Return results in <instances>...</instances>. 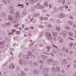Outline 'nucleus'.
Listing matches in <instances>:
<instances>
[{
	"instance_id": "obj_48",
	"label": "nucleus",
	"mask_w": 76,
	"mask_h": 76,
	"mask_svg": "<svg viewBox=\"0 0 76 76\" xmlns=\"http://www.w3.org/2000/svg\"><path fill=\"white\" fill-rule=\"evenodd\" d=\"M73 47L75 49H76V45H73Z\"/></svg>"
},
{
	"instance_id": "obj_50",
	"label": "nucleus",
	"mask_w": 76,
	"mask_h": 76,
	"mask_svg": "<svg viewBox=\"0 0 76 76\" xmlns=\"http://www.w3.org/2000/svg\"><path fill=\"white\" fill-rule=\"evenodd\" d=\"M52 26L51 24H49L48 25V27H49V28H51Z\"/></svg>"
},
{
	"instance_id": "obj_45",
	"label": "nucleus",
	"mask_w": 76,
	"mask_h": 76,
	"mask_svg": "<svg viewBox=\"0 0 76 76\" xmlns=\"http://www.w3.org/2000/svg\"><path fill=\"white\" fill-rule=\"evenodd\" d=\"M40 19L42 20H42L44 19V17H41L40 18Z\"/></svg>"
},
{
	"instance_id": "obj_55",
	"label": "nucleus",
	"mask_w": 76,
	"mask_h": 76,
	"mask_svg": "<svg viewBox=\"0 0 76 76\" xmlns=\"http://www.w3.org/2000/svg\"><path fill=\"white\" fill-rule=\"evenodd\" d=\"M65 7V8H66V9H68V6L66 5V6Z\"/></svg>"
},
{
	"instance_id": "obj_16",
	"label": "nucleus",
	"mask_w": 76,
	"mask_h": 76,
	"mask_svg": "<svg viewBox=\"0 0 76 76\" xmlns=\"http://www.w3.org/2000/svg\"><path fill=\"white\" fill-rule=\"evenodd\" d=\"M2 15L3 18H5L7 16V15L5 14V13H2Z\"/></svg>"
},
{
	"instance_id": "obj_49",
	"label": "nucleus",
	"mask_w": 76,
	"mask_h": 76,
	"mask_svg": "<svg viewBox=\"0 0 76 76\" xmlns=\"http://www.w3.org/2000/svg\"><path fill=\"white\" fill-rule=\"evenodd\" d=\"M45 76H50V75L46 73L45 75Z\"/></svg>"
},
{
	"instance_id": "obj_13",
	"label": "nucleus",
	"mask_w": 76,
	"mask_h": 76,
	"mask_svg": "<svg viewBox=\"0 0 76 76\" xmlns=\"http://www.w3.org/2000/svg\"><path fill=\"white\" fill-rule=\"evenodd\" d=\"M65 28L67 30H70V27L69 26H66L65 27Z\"/></svg>"
},
{
	"instance_id": "obj_23",
	"label": "nucleus",
	"mask_w": 76,
	"mask_h": 76,
	"mask_svg": "<svg viewBox=\"0 0 76 76\" xmlns=\"http://www.w3.org/2000/svg\"><path fill=\"white\" fill-rule=\"evenodd\" d=\"M44 5L45 6H48V2H45V4H44Z\"/></svg>"
},
{
	"instance_id": "obj_5",
	"label": "nucleus",
	"mask_w": 76,
	"mask_h": 76,
	"mask_svg": "<svg viewBox=\"0 0 76 76\" xmlns=\"http://www.w3.org/2000/svg\"><path fill=\"white\" fill-rule=\"evenodd\" d=\"M29 3L30 4H37L36 0H30L28 1Z\"/></svg>"
},
{
	"instance_id": "obj_34",
	"label": "nucleus",
	"mask_w": 76,
	"mask_h": 76,
	"mask_svg": "<svg viewBox=\"0 0 76 76\" xmlns=\"http://www.w3.org/2000/svg\"><path fill=\"white\" fill-rule=\"evenodd\" d=\"M18 70H19V73H22V74L23 73V71H21V70H20V69L19 70V69Z\"/></svg>"
},
{
	"instance_id": "obj_6",
	"label": "nucleus",
	"mask_w": 76,
	"mask_h": 76,
	"mask_svg": "<svg viewBox=\"0 0 76 76\" xmlns=\"http://www.w3.org/2000/svg\"><path fill=\"white\" fill-rule=\"evenodd\" d=\"M9 67L10 69H14V68L15 67V66L14 65H12V64H11L9 66Z\"/></svg>"
},
{
	"instance_id": "obj_20",
	"label": "nucleus",
	"mask_w": 76,
	"mask_h": 76,
	"mask_svg": "<svg viewBox=\"0 0 76 76\" xmlns=\"http://www.w3.org/2000/svg\"><path fill=\"white\" fill-rule=\"evenodd\" d=\"M28 54L29 56H31L32 55V53L31 52L29 51L28 52Z\"/></svg>"
},
{
	"instance_id": "obj_58",
	"label": "nucleus",
	"mask_w": 76,
	"mask_h": 76,
	"mask_svg": "<svg viewBox=\"0 0 76 76\" xmlns=\"http://www.w3.org/2000/svg\"><path fill=\"white\" fill-rule=\"evenodd\" d=\"M42 57H42V58H45V57H46V56H45L44 55H42Z\"/></svg>"
},
{
	"instance_id": "obj_12",
	"label": "nucleus",
	"mask_w": 76,
	"mask_h": 76,
	"mask_svg": "<svg viewBox=\"0 0 76 76\" xmlns=\"http://www.w3.org/2000/svg\"><path fill=\"white\" fill-rule=\"evenodd\" d=\"M12 22L15 24L18 23V20H14V19L12 21Z\"/></svg>"
},
{
	"instance_id": "obj_15",
	"label": "nucleus",
	"mask_w": 76,
	"mask_h": 76,
	"mask_svg": "<svg viewBox=\"0 0 76 76\" xmlns=\"http://www.w3.org/2000/svg\"><path fill=\"white\" fill-rule=\"evenodd\" d=\"M25 56L26 57L25 58L26 59L28 60H29V56H28V55H25Z\"/></svg>"
},
{
	"instance_id": "obj_43",
	"label": "nucleus",
	"mask_w": 76,
	"mask_h": 76,
	"mask_svg": "<svg viewBox=\"0 0 76 76\" xmlns=\"http://www.w3.org/2000/svg\"><path fill=\"white\" fill-rule=\"evenodd\" d=\"M49 23V22H46L43 23L44 24L46 25V24H48V23Z\"/></svg>"
},
{
	"instance_id": "obj_42",
	"label": "nucleus",
	"mask_w": 76,
	"mask_h": 76,
	"mask_svg": "<svg viewBox=\"0 0 76 76\" xmlns=\"http://www.w3.org/2000/svg\"><path fill=\"white\" fill-rule=\"evenodd\" d=\"M69 50L68 49L66 50V51H65V52L66 53H69Z\"/></svg>"
},
{
	"instance_id": "obj_7",
	"label": "nucleus",
	"mask_w": 76,
	"mask_h": 76,
	"mask_svg": "<svg viewBox=\"0 0 76 76\" xmlns=\"http://www.w3.org/2000/svg\"><path fill=\"white\" fill-rule=\"evenodd\" d=\"M67 32L66 31H64L62 33V35L63 36H64V35H67Z\"/></svg>"
},
{
	"instance_id": "obj_37",
	"label": "nucleus",
	"mask_w": 76,
	"mask_h": 76,
	"mask_svg": "<svg viewBox=\"0 0 76 76\" xmlns=\"http://www.w3.org/2000/svg\"><path fill=\"white\" fill-rule=\"evenodd\" d=\"M46 48H48L49 51H50V48H51V46H47Z\"/></svg>"
},
{
	"instance_id": "obj_4",
	"label": "nucleus",
	"mask_w": 76,
	"mask_h": 76,
	"mask_svg": "<svg viewBox=\"0 0 76 76\" xmlns=\"http://www.w3.org/2000/svg\"><path fill=\"white\" fill-rule=\"evenodd\" d=\"M8 20H9L11 21L12 22V21H13V20L14 19H13V16L10 15L8 16Z\"/></svg>"
},
{
	"instance_id": "obj_17",
	"label": "nucleus",
	"mask_w": 76,
	"mask_h": 76,
	"mask_svg": "<svg viewBox=\"0 0 76 76\" xmlns=\"http://www.w3.org/2000/svg\"><path fill=\"white\" fill-rule=\"evenodd\" d=\"M5 43L4 41L0 42V45H4Z\"/></svg>"
},
{
	"instance_id": "obj_56",
	"label": "nucleus",
	"mask_w": 76,
	"mask_h": 76,
	"mask_svg": "<svg viewBox=\"0 0 76 76\" xmlns=\"http://www.w3.org/2000/svg\"><path fill=\"white\" fill-rule=\"evenodd\" d=\"M12 34V33L11 32H9L8 33V34L9 35H11V34Z\"/></svg>"
},
{
	"instance_id": "obj_35",
	"label": "nucleus",
	"mask_w": 76,
	"mask_h": 76,
	"mask_svg": "<svg viewBox=\"0 0 76 76\" xmlns=\"http://www.w3.org/2000/svg\"><path fill=\"white\" fill-rule=\"evenodd\" d=\"M30 57L31 58H35V56H33L32 55H31V56H30Z\"/></svg>"
},
{
	"instance_id": "obj_29",
	"label": "nucleus",
	"mask_w": 76,
	"mask_h": 76,
	"mask_svg": "<svg viewBox=\"0 0 76 76\" xmlns=\"http://www.w3.org/2000/svg\"><path fill=\"white\" fill-rule=\"evenodd\" d=\"M68 23L70 25H73V22L72 21H68Z\"/></svg>"
},
{
	"instance_id": "obj_53",
	"label": "nucleus",
	"mask_w": 76,
	"mask_h": 76,
	"mask_svg": "<svg viewBox=\"0 0 76 76\" xmlns=\"http://www.w3.org/2000/svg\"><path fill=\"white\" fill-rule=\"evenodd\" d=\"M42 12H43V13H45V12H46V10H42Z\"/></svg>"
},
{
	"instance_id": "obj_30",
	"label": "nucleus",
	"mask_w": 76,
	"mask_h": 76,
	"mask_svg": "<svg viewBox=\"0 0 76 76\" xmlns=\"http://www.w3.org/2000/svg\"><path fill=\"white\" fill-rule=\"evenodd\" d=\"M7 23V26H9L10 25V22H8Z\"/></svg>"
},
{
	"instance_id": "obj_24",
	"label": "nucleus",
	"mask_w": 76,
	"mask_h": 76,
	"mask_svg": "<svg viewBox=\"0 0 76 76\" xmlns=\"http://www.w3.org/2000/svg\"><path fill=\"white\" fill-rule=\"evenodd\" d=\"M68 35H69V36H71V37H72V36H73V33H71L70 32H69L68 33Z\"/></svg>"
},
{
	"instance_id": "obj_40",
	"label": "nucleus",
	"mask_w": 76,
	"mask_h": 76,
	"mask_svg": "<svg viewBox=\"0 0 76 76\" xmlns=\"http://www.w3.org/2000/svg\"><path fill=\"white\" fill-rule=\"evenodd\" d=\"M44 20H47L48 19V18L47 17H45L44 18Z\"/></svg>"
},
{
	"instance_id": "obj_33",
	"label": "nucleus",
	"mask_w": 76,
	"mask_h": 76,
	"mask_svg": "<svg viewBox=\"0 0 76 76\" xmlns=\"http://www.w3.org/2000/svg\"><path fill=\"white\" fill-rule=\"evenodd\" d=\"M25 21L26 22H29V19L28 18H26L25 19Z\"/></svg>"
},
{
	"instance_id": "obj_46",
	"label": "nucleus",
	"mask_w": 76,
	"mask_h": 76,
	"mask_svg": "<svg viewBox=\"0 0 76 76\" xmlns=\"http://www.w3.org/2000/svg\"><path fill=\"white\" fill-rule=\"evenodd\" d=\"M62 2V4H64L65 3V0H64V1H63Z\"/></svg>"
},
{
	"instance_id": "obj_2",
	"label": "nucleus",
	"mask_w": 76,
	"mask_h": 76,
	"mask_svg": "<svg viewBox=\"0 0 76 76\" xmlns=\"http://www.w3.org/2000/svg\"><path fill=\"white\" fill-rule=\"evenodd\" d=\"M70 65V63L69 62H67L65 64L64 67L66 69H67L69 68V66Z\"/></svg>"
},
{
	"instance_id": "obj_32",
	"label": "nucleus",
	"mask_w": 76,
	"mask_h": 76,
	"mask_svg": "<svg viewBox=\"0 0 76 76\" xmlns=\"http://www.w3.org/2000/svg\"><path fill=\"white\" fill-rule=\"evenodd\" d=\"M69 46L70 47H73V44L72 43H70L69 44Z\"/></svg>"
},
{
	"instance_id": "obj_18",
	"label": "nucleus",
	"mask_w": 76,
	"mask_h": 76,
	"mask_svg": "<svg viewBox=\"0 0 76 76\" xmlns=\"http://www.w3.org/2000/svg\"><path fill=\"white\" fill-rule=\"evenodd\" d=\"M14 12H15L14 10H11L10 11V13L11 15H13L14 14Z\"/></svg>"
},
{
	"instance_id": "obj_1",
	"label": "nucleus",
	"mask_w": 76,
	"mask_h": 76,
	"mask_svg": "<svg viewBox=\"0 0 76 76\" xmlns=\"http://www.w3.org/2000/svg\"><path fill=\"white\" fill-rule=\"evenodd\" d=\"M20 13L19 11L16 12L14 14L15 16H16L17 18H18V19L20 20V14L19 13Z\"/></svg>"
},
{
	"instance_id": "obj_63",
	"label": "nucleus",
	"mask_w": 76,
	"mask_h": 76,
	"mask_svg": "<svg viewBox=\"0 0 76 76\" xmlns=\"http://www.w3.org/2000/svg\"><path fill=\"white\" fill-rule=\"evenodd\" d=\"M62 62H65L66 61V60L64 59L62 61Z\"/></svg>"
},
{
	"instance_id": "obj_38",
	"label": "nucleus",
	"mask_w": 76,
	"mask_h": 76,
	"mask_svg": "<svg viewBox=\"0 0 76 76\" xmlns=\"http://www.w3.org/2000/svg\"><path fill=\"white\" fill-rule=\"evenodd\" d=\"M16 34L17 35H19V34H20V31H17Z\"/></svg>"
},
{
	"instance_id": "obj_44",
	"label": "nucleus",
	"mask_w": 76,
	"mask_h": 76,
	"mask_svg": "<svg viewBox=\"0 0 76 76\" xmlns=\"http://www.w3.org/2000/svg\"><path fill=\"white\" fill-rule=\"evenodd\" d=\"M56 70V69L55 67L53 68V71H54V72H55Z\"/></svg>"
},
{
	"instance_id": "obj_19",
	"label": "nucleus",
	"mask_w": 76,
	"mask_h": 76,
	"mask_svg": "<svg viewBox=\"0 0 76 76\" xmlns=\"http://www.w3.org/2000/svg\"><path fill=\"white\" fill-rule=\"evenodd\" d=\"M23 4H19L18 5H17V6H19V7H21L20 8H23Z\"/></svg>"
},
{
	"instance_id": "obj_54",
	"label": "nucleus",
	"mask_w": 76,
	"mask_h": 76,
	"mask_svg": "<svg viewBox=\"0 0 76 76\" xmlns=\"http://www.w3.org/2000/svg\"><path fill=\"white\" fill-rule=\"evenodd\" d=\"M72 53H73V51H70L69 53L70 54H72Z\"/></svg>"
},
{
	"instance_id": "obj_59",
	"label": "nucleus",
	"mask_w": 76,
	"mask_h": 76,
	"mask_svg": "<svg viewBox=\"0 0 76 76\" xmlns=\"http://www.w3.org/2000/svg\"><path fill=\"white\" fill-rule=\"evenodd\" d=\"M24 26V25H23V24L22 25V26H21V27H22V28H24V26Z\"/></svg>"
},
{
	"instance_id": "obj_3",
	"label": "nucleus",
	"mask_w": 76,
	"mask_h": 76,
	"mask_svg": "<svg viewBox=\"0 0 76 76\" xmlns=\"http://www.w3.org/2000/svg\"><path fill=\"white\" fill-rule=\"evenodd\" d=\"M45 35L48 38H52V36H51V35L50 34V32H48L46 33Z\"/></svg>"
},
{
	"instance_id": "obj_26",
	"label": "nucleus",
	"mask_w": 76,
	"mask_h": 76,
	"mask_svg": "<svg viewBox=\"0 0 76 76\" xmlns=\"http://www.w3.org/2000/svg\"><path fill=\"white\" fill-rule=\"evenodd\" d=\"M59 9L60 10H61V11H63V10H64V7H61Z\"/></svg>"
},
{
	"instance_id": "obj_52",
	"label": "nucleus",
	"mask_w": 76,
	"mask_h": 76,
	"mask_svg": "<svg viewBox=\"0 0 76 76\" xmlns=\"http://www.w3.org/2000/svg\"><path fill=\"white\" fill-rule=\"evenodd\" d=\"M34 20V18H32L31 19V20H30V22H31V21H32Z\"/></svg>"
},
{
	"instance_id": "obj_22",
	"label": "nucleus",
	"mask_w": 76,
	"mask_h": 76,
	"mask_svg": "<svg viewBox=\"0 0 76 76\" xmlns=\"http://www.w3.org/2000/svg\"><path fill=\"white\" fill-rule=\"evenodd\" d=\"M39 38H41V37H42V36L43 35V33L42 32V33H40L39 34Z\"/></svg>"
},
{
	"instance_id": "obj_27",
	"label": "nucleus",
	"mask_w": 76,
	"mask_h": 76,
	"mask_svg": "<svg viewBox=\"0 0 76 76\" xmlns=\"http://www.w3.org/2000/svg\"><path fill=\"white\" fill-rule=\"evenodd\" d=\"M44 6H40V7H39V9H44Z\"/></svg>"
},
{
	"instance_id": "obj_14",
	"label": "nucleus",
	"mask_w": 76,
	"mask_h": 76,
	"mask_svg": "<svg viewBox=\"0 0 76 76\" xmlns=\"http://www.w3.org/2000/svg\"><path fill=\"white\" fill-rule=\"evenodd\" d=\"M49 71V69L47 68H46L43 71V72L44 73H47V72H48Z\"/></svg>"
},
{
	"instance_id": "obj_39",
	"label": "nucleus",
	"mask_w": 76,
	"mask_h": 76,
	"mask_svg": "<svg viewBox=\"0 0 76 76\" xmlns=\"http://www.w3.org/2000/svg\"><path fill=\"white\" fill-rule=\"evenodd\" d=\"M38 70H34V73H38Z\"/></svg>"
},
{
	"instance_id": "obj_62",
	"label": "nucleus",
	"mask_w": 76,
	"mask_h": 76,
	"mask_svg": "<svg viewBox=\"0 0 76 76\" xmlns=\"http://www.w3.org/2000/svg\"><path fill=\"white\" fill-rule=\"evenodd\" d=\"M31 29H34V27L32 26L30 27Z\"/></svg>"
},
{
	"instance_id": "obj_41",
	"label": "nucleus",
	"mask_w": 76,
	"mask_h": 76,
	"mask_svg": "<svg viewBox=\"0 0 76 76\" xmlns=\"http://www.w3.org/2000/svg\"><path fill=\"white\" fill-rule=\"evenodd\" d=\"M39 62H40V63H43V60H40L38 61Z\"/></svg>"
},
{
	"instance_id": "obj_9",
	"label": "nucleus",
	"mask_w": 76,
	"mask_h": 76,
	"mask_svg": "<svg viewBox=\"0 0 76 76\" xmlns=\"http://www.w3.org/2000/svg\"><path fill=\"white\" fill-rule=\"evenodd\" d=\"M39 7H40V4L39 3H37V4L34 6L35 8H39Z\"/></svg>"
},
{
	"instance_id": "obj_36",
	"label": "nucleus",
	"mask_w": 76,
	"mask_h": 76,
	"mask_svg": "<svg viewBox=\"0 0 76 76\" xmlns=\"http://www.w3.org/2000/svg\"><path fill=\"white\" fill-rule=\"evenodd\" d=\"M57 69H56V70L57 71V72H60V67H57Z\"/></svg>"
},
{
	"instance_id": "obj_28",
	"label": "nucleus",
	"mask_w": 76,
	"mask_h": 76,
	"mask_svg": "<svg viewBox=\"0 0 76 76\" xmlns=\"http://www.w3.org/2000/svg\"><path fill=\"white\" fill-rule=\"evenodd\" d=\"M56 30L57 31H60V27H58L56 28Z\"/></svg>"
},
{
	"instance_id": "obj_25",
	"label": "nucleus",
	"mask_w": 76,
	"mask_h": 76,
	"mask_svg": "<svg viewBox=\"0 0 76 76\" xmlns=\"http://www.w3.org/2000/svg\"><path fill=\"white\" fill-rule=\"evenodd\" d=\"M59 39H58V40H59L60 42H61V43H62V42H63L64 41V40H63L61 39L60 38H59Z\"/></svg>"
},
{
	"instance_id": "obj_61",
	"label": "nucleus",
	"mask_w": 76,
	"mask_h": 76,
	"mask_svg": "<svg viewBox=\"0 0 76 76\" xmlns=\"http://www.w3.org/2000/svg\"><path fill=\"white\" fill-rule=\"evenodd\" d=\"M23 74H23L22 73H21V76H24Z\"/></svg>"
},
{
	"instance_id": "obj_51",
	"label": "nucleus",
	"mask_w": 76,
	"mask_h": 76,
	"mask_svg": "<svg viewBox=\"0 0 76 76\" xmlns=\"http://www.w3.org/2000/svg\"><path fill=\"white\" fill-rule=\"evenodd\" d=\"M2 1L3 3H4L5 2H6V1L5 0H2Z\"/></svg>"
},
{
	"instance_id": "obj_21",
	"label": "nucleus",
	"mask_w": 76,
	"mask_h": 76,
	"mask_svg": "<svg viewBox=\"0 0 76 76\" xmlns=\"http://www.w3.org/2000/svg\"><path fill=\"white\" fill-rule=\"evenodd\" d=\"M19 63L21 64V65H22L23 64V63H22V59H20L19 60Z\"/></svg>"
},
{
	"instance_id": "obj_10",
	"label": "nucleus",
	"mask_w": 76,
	"mask_h": 76,
	"mask_svg": "<svg viewBox=\"0 0 76 76\" xmlns=\"http://www.w3.org/2000/svg\"><path fill=\"white\" fill-rule=\"evenodd\" d=\"M33 64L34 66H38V64L37 62H34L33 63Z\"/></svg>"
},
{
	"instance_id": "obj_57",
	"label": "nucleus",
	"mask_w": 76,
	"mask_h": 76,
	"mask_svg": "<svg viewBox=\"0 0 76 76\" xmlns=\"http://www.w3.org/2000/svg\"><path fill=\"white\" fill-rule=\"evenodd\" d=\"M69 18H71V19H73V17H72V16H70V17H69Z\"/></svg>"
},
{
	"instance_id": "obj_60",
	"label": "nucleus",
	"mask_w": 76,
	"mask_h": 76,
	"mask_svg": "<svg viewBox=\"0 0 76 76\" xmlns=\"http://www.w3.org/2000/svg\"><path fill=\"white\" fill-rule=\"evenodd\" d=\"M50 22H53V19H50Z\"/></svg>"
},
{
	"instance_id": "obj_64",
	"label": "nucleus",
	"mask_w": 76,
	"mask_h": 76,
	"mask_svg": "<svg viewBox=\"0 0 76 76\" xmlns=\"http://www.w3.org/2000/svg\"><path fill=\"white\" fill-rule=\"evenodd\" d=\"M18 76H21V74H18Z\"/></svg>"
},
{
	"instance_id": "obj_11",
	"label": "nucleus",
	"mask_w": 76,
	"mask_h": 76,
	"mask_svg": "<svg viewBox=\"0 0 76 76\" xmlns=\"http://www.w3.org/2000/svg\"><path fill=\"white\" fill-rule=\"evenodd\" d=\"M48 61V62H49L50 63H51L53 61V59L52 58H50L47 60Z\"/></svg>"
},
{
	"instance_id": "obj_8",
	"label": "nucleus",
	"mask_w": 76,
	"mask_h": 76,
	"mask_svg": "<svg viewBox=\"0 0 76 76\" xmlns=\"http://www.w3.org/2000/svg\"><path fill=\"white\" fill-rule=\"evenodd\" d=\"M52 34L55 37H57V35H58V34L57 32H53L52 33Z\"/></svg>"
},
{
	"instance_id": "obj_31",
	"label": "nucleus",
	"mask_w": 76,
	"mask_h": 76,
	"mask_svg": "<svg viewBox=\"0 0 76 76\" xmlns=\"http://www.w3.org/2000/svg\"><path fill=\"white\" fill-rule=\"evenodd\" d=\"M12 34H13V32H15L16 31V30L15 29L12 30Z\"/></svg>"
},
{
	"instance_id": "obj_47",
	"label": "nucleus",
	"mask_w": 76,
	"mask_h": 76,
	"mask_svg": "<svg viewBox=\"0 0 76 76\" xmlns=\"http://www.w3.org/2000/svg\"><path fill=\"white\" fill-rule=\"evenodd\" d=\"M60 16H64V15L63 14H61Z\"/></svg>"
}]
</instances>
